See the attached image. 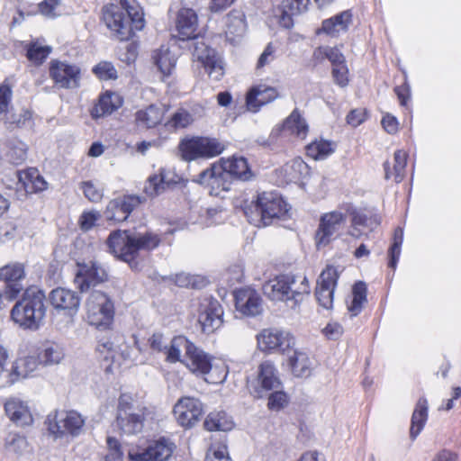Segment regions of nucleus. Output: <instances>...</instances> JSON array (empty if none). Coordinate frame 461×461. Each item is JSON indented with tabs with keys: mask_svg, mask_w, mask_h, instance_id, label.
<instances>
[{
	"mask_svg": "<svg viewBox=\"0 0 461 461\" xmlns=\"http://www.w3.org/2000/svg\"><path fill=\"white\" fill-rule=\"evenodd\" d=\"M103 20L113 37L119 41H128L135 31H141L145 26L143 12L139 5H130L127 0H121V5H108L103 8Z\"/></svg>",
	"mask_w": 461,
	"mask_h": 461,
	"instance_id": "nucleus-1",
	"label": "nucleus"
},
{
	"mask_svg": "<svg viewBox=\"0 0 461 461\" xmlns=\"http://www.w3.org/2000/svg\"><path fill=\"white\" fill-rule=\"evenodd\" d=\"M161 240L151 231L144 233L131 230H113L110 233L106 244L109 251L116 258L128 262L131 267L137 263L135 258L140 250H152L158 247Z\"/></svg>",
	"mask_w": 461,
	"mask_h": 461,
	"instance_id": "nucleus-2",
	"label": "nucleus"
},
{
	"mask_svg": "<svg viewBox=\"0 0 461 461\" xmlns=\"http://www.w3.org/2000/svg\"><path fill=\"white\" fill-rule=\"evenodd\" d=\"M46 296L37 286H31L23 294L11 311L14 321L24 329L37 330L46 315Z\"/></svg>",
	"mask_w": 461,
	"mask_h": 461,
	"instance_id": "nucleus-3",
	"label": "nucleus"
},
{
	"mask_svg": "<svg viewBox=\"0 0 461 461\" xmlns=\"http://www.w3.org/2000/svg\"><path fill=\"white\" fill-rule=\"evenodd\" d=\"M289 209L286 203L276 193L264 192L258 194L257 200L243 208L245 216L249 223L257 226H267L274 219L284 217Z\"/></svg>",
	"mask_w": 461,
	"mask_h": 461,
	"instance_id": "nucleus-4",
	"label": "nucleus"
},
{
	"mask_svg": "<svg viewBox=\"0 0 461 461\" xmlns=\"http://www.w3.org/2000/svg\"><path fill=\"white\" fill-rule=\"evenodd\" d=\"M116 426L127 435L140 433L144 426V408L135 405L133 398L126 393L118 400Z\"/></svg>",
	"mask_w": 461,
	"mask_h": 461,
	"instance_id": "nucleus-5",
	"label": "nucleus"
},
{
	"mask_svg": "<svg viewBox=\"0 0 461 461\" xmlns=\"http://www.w3.org/2000/svg\"><path fill=\"white\" fill-rule=\"evenodd\" d=\"M85 421L82 415L76 411H56L50 413L46 420L48 429L55 438L78 437L83 432Z\"/></svg>",
	"mask_w": 461,
	"mask_h": 461,
	"instance_id": "nucleus-6",
	"label": "nucleus"
},
{
	"mask_svg": "<svg viewBox=\"0 0 461 461\" xmlns=\"http://www.w3.org/2000/svg\"><path fill=\"white\" fill-rule=\"evenodd\" d=\"M248 390L254 398L260 399L270 391L282 387L278 370L270 360L263 361L258 367L255 376L248 378Z\"/></svg>",
	"mask_w": 461,
	"mask_h": 461,
	"instance_id": "nucleus-7",
	"label": "nucleus"
},
{
	"mask_svg": "<svg viewBox=\"0 0 461 461\" xmlns=\"http://www.w3.org/2000/svg\"><path fill=\"white\" fill-rule=\"evenodd\" d=\"M178 149L181 158L191 161L198 158L218 156L224 150V145L216 139L197 137L182 140Z\"/></svg>",
	"mask_w": 461,
	"mask_h": 461,
	"instance_id": "nucleus-8",
	"label": "nucleus"
},
{
	"mask_svg": "<svg viewBox=\"0 0 461 461\" xmlns=\"http://www.w3.org/2000/svg\"><path fill=\"white\" fill-rule=\"evenodd\" d=\"M25 279L24 266L21 263H13L0 268V280L5 285L0 289V297L13 301L23 290Z\"/></svg>",
	"mask_w": 461,
	"mask_h": 461,
	"instance_id": "nucleus-9",
	"label": "nucleus"
},
{
	"mask_svg": "<svg viewBox=\"0 0 461 461\" xmlns=\"http://www.w3.org/2000/svg\"><path fill=\"white\" fill-rule=\"evenodd\" d=\"M257 339L258 348L264 352L285 353L295 344V339L290 332L275 328L264 329L257 336Z\"/></svg>",
	"mask_w": 461,
	"mask_h": 461,
	"instance_id": "nucleus-10",
	"label": "nucleus"
},
{
	"mask_svg": "<svg viewBox=\"0 0 461 461\" xmlns=\"http://www.w3.org/2000/svg\"><path fill=\"white\" fill-rule=\"evenodd\" d=\"M346 223V216L337 211L324 213L320 219V224L315 233L318 249L329 245L339 236V230Z\"/></svg>",
	"mask_w": 461,
	"mask_h": 461,
	"instance_id": "nucleus-11",
	"label": "nucleus"
},
{
	"mask_svg": "<svg viewBox=\"0 0 461 461\" xmlns=\"http://www.w3.org/2000/svg\"><path fill=\"white\" fill-rule=\"evenodd\" d=\"M173 413L181 427L189 429L194 427L203 414V403L194 397H182L174 405Z\"/></svg>",
	"mask_w": 461,
	"mask_h": 461,
	"instance_id": "nucleus-12",
	"label": "nucleus"
},
{
	"mask_svg": "<svg viewBox=\"0 0 461 461\" xmlns=\"http://www.w3.org/2000/svg\"><path fill=\"white\" fill-rule=\"evenodd\" d=\"M107 280L105 269L96 261L77 264V271L75 276V284L81 293L88 291L99 284Z\"/></svg>",
	"mask_w": 461,
	"mask_h": 461,
	"instance_id": "nucleus-13",
	"label": "nucleus"
},
{
	"mask_svg": "<svg viewBox=\"0 0 461 461\" xmlns=\"http://www.w3.org/2000/svg\"><path fill=\"white\" fill-rule=\"evenodd\" d=\"M86 310L91 322L106 324L113 316V304L106 294L94 290L86 301Z\"/></svg>",
	"mask_w": 461,
	"mask_h": 461,
	"instance_id": "nucleus-14",
	"label": "nucleus"
},
{
	"mask_svg": "<svg viewBox=\"0 0 461 461\" xmlns=\"http://www.w3.org/2000/svg\"><path fill=\"white\" fill-rule=\"evenodd\" d=\"M50 77L55 85L60 88H77L79 86L80 68L59 60L50 63Z\"/></svg>",
	"mask_w": 461,
	"mask_h": 461,
	"instance_id": "nucleus-15",
	"label": "nucleus"
},
{
	"mask_svg": "<svg viewBox=\"0 0 461 461\" xmlns=\"http://www.w3.org/2000/svg\"><path fill=\"white\" fill-rule=\"evenodd\" d=\"M339 279V272L333 266H327L317 279L315 296L321 306L330 309L333 304V294Z\"/></svg>",
	"mask_w": 461,
	"mask_h": 461,
	"instance_id": "nucleus-16",
	"label": "nucleus"
},
{
	"mask_svg": "<svg viewBox=\"0 0 461 461\" xmlns=\"http://www.w3.org/2000/svg\"><path fill=\"white\" fill-rule=\"evenodd\" d=\"M49 301L56 311L73 318L78 312L81 298L76 291L57 287L49 294Z\"/></svg>",
	"mask_w": 461,
	"mask_h": 461,
	"instance_id": "nucleus-17",
	"label": "nucleus"
},
{
	"mask_svg": "<svg viewBox=\"0 0 461 461\" xmlns=\"http://www.w3.org/2000/svg\"><path fill=\"white\" fill-rule=\"evenodd\" d=\"M194 57L202 63L209 77L219 81L224 75L223 61L220 55L204 43H197L194 51Z\"/></svg>",
	"mask_w": 461,
	"mask_h": 461,
	"instance_id": "nucleus-18",
	"label": "nucleus"
},
{
	"mask_svg": "<svg viewBox=\"0 0 461 461\" xmlns=\"http://www.w3.org/2000/svg\"><path fill=\"white\" fill-rule=\"evenodd\" d=\"M197 182L211 188L210 194L218 195L221 191H227L230 187V176L222 164H213L211 167L203 170L198 175Z\"/></svg>",
	"mask_w": 461,
	"mask_h": 461,
	"instance_id": "nucleus-19",
	"label": "nucleus"
},
{
	"mask_svg": "<svg viewBox=\"0 0 461 461\" xmlns=\"http://www.w3.org/2000/svg\"><path fill=\"white\" fill-rule=\"evenodd\" d=\"M295 285L294 275H282L269 280L263 285V293L272 301L292 303V286Z\"/></svg>",
	"mask_w": 461,
	"mask_h": 461,
	"instance_id": "nucleus-20",
	"label": "nucleus"
},
{
	"mask_svg": "<svg viewBox=\"0 0 461 461\" xmlns=\"http://www.w3.org/2000/svg\"><path fill=\"white\" fill-rule=\"evenodd\" d=\"M174 451V444L165 438L152 440L140 452L131 456L136 461H167Z\"/></svg>",
	"mask_w": 461,
	"mask_h": 461,
	"instance_id": "nucleus-21",
	"label": "nucleus"
},
{
	"mask_svg": "<svg viewBox=\"0 0 461 461\" xmlns=\"http://www.w3.org/2000/svg\"><path fill=\"white\" fill-rule=\"evenodd\" d=\"M235 307L243 316L255 317L263 312L262 300L253 290L240 289L236 291Z\"/></svg>",
	"mask_w": 461,
	"mask_h": 461,
	"instance_id": "nucleus-22",
	"label": "nucleus"
},
{
	"mask_svg": "<svg viewBox=\"0 0 461 461\" xmlns=\"http://www.w3.org/2000/svg\"><path fill=\"white\" fill-rule=\"evenodd\" d=\"M184 364L193 374L205 375L212 369V357L193 343Z\"/></svg>",
	"mask_w": 461,
	"mask_h": 461,
	"instance_id": "nucleus-23",
	"label": "nucleus"
},
{
	"mask_svg": "<svg viewBox=\"0 0 461 461\" xmlns=\"http://www.w3.org/2000/svg\"><path fill=\"white\" fill-rule=\"evenodd\" d=\"M275 87L259 85L249 89L246 96V104L249 111L258 112L259 108L278 97Z\"/></svg>",
	"mask_w": 461,
	"mask_h": 461,
	"instance_id": "nucleus-24",
	"label": "nucleus"
},
{
	"mask_svg": "<svg viewBox=\"0 0 461 461\" xmlns=\"http://www.w3.org/2000/svg\"><path fill=\"white\" fill-rule=\"evenodd\" d=\"M5 411L10 420L19 427L30 426L33 418L28 405L19 399L12 398L5 402Z\"/></svg>",
	"mask_w": 461,
	"mask_h": 461,
	"instance_id": "nucleus-25",
	"label": "nucleus"
},
{
	"mask_svg": "<svg viewBox=\"0 0 461 461\" xmlns=\"http://www.w3.org/2000/svg\"><path fill=\"white\" fill-rule=\"evenodd\" d=\"M17 189H23L24 194L41 192L47 189V182L39 174L36 168H30L25 171H17Z\"/></svg>",
	"mask_w": 461,
	"mask_h": 461,
	"instance_id": "nucleus-26",
	"label": "nucleus"
},
{
	"mask_svg": "<svg viewBox=\"0 0 461 461\" xmlns=\"http://www.w3.org/2000/svg\"><path fill=\"white\" fill-rule=\"evenodd\" d=\"M176 30L180 40L194 39L197 36V15L193 9L179 10L176 17Z\"/></svg>",
	"mask_w": 461,
	"mask_h": 461,
	"instance_id": "nucleus-27",
	"label": "nucleus"
},
{
	"mask_svg": "<svg viewBox=\"0 0 461 461\" xmlns=\"http://www.w3.org/2000/svg\"><path fill=\"white\" fill-rule=\"evenodd\" d=\"M222 310L217 301L211 302L206 309L199 314V322L204 332L210 333L218 329L221 323Z\"/></svg>",
	"mask_w": 461,
	"mask_h": 461,
	"instance_id": "nucleus-28",
	"label": "nucleus"
},
{
	"mask_svg": "<svg viewBox=\"0 0 461 461\" xmlns=\"http://www.w3.org/2000/svg\"><path fill=\"white\" fill-rule=\"evenodd\" d=\"M245 15L239 11H231L226 18V38L235 44L246 32Z\"/></svg>",
	"mask_w": 461,
	"mask_h": 461,
	"instance_id": "nucleus-29",
	"label": "nucleus"
},
{
	"mask_svg": "<svg viewBox=\"0 0 461 461\" xmlns=\"http://www.w3.org/2000/svg\"><path fill=\"white\" fill-rule=\"evenodd\" d=\"M221 164L226 172L231 177L241 180H249L251 177V171L249 167L247 159L243 157L233 156L229 159H221Z\"/></svg>",
	"mask_w": 461,
	"mask_h": 461,
	"instance_id": "nucleus-30",
	"label": "nucleus"
},
{
	"mask_svg": "<svg viewBox=\"0 0 461 461\" xmlns=\"http://www.w3.org/2000/svg\"><path fill=\"white\" fill-rule=\"evenodd\" d=\"M40 364L35 357H27L15 361L9 375V383L13 384L19 378H26L34 372Z\"/></svg>",
	"mask_w": 461,
	"mask_h": 461,
	"instance_id": "nucleus-31",
	"label": "nucleus"
},
{
	"mask_svg": "<svg viewBox=\"0 0 461 461\" xmlns=\"http://www.w3.org/2000/svg\"><path fill=\"white\" fill-rule=\"evenodd\" d=\"M289 365L293 374L297 377H308L313 369V363L309 356L300 350H294L289 357Z\"/></svg>",
	"mask_w": 461,
	"mask_h": 461,
	"instance_id": "nucleus-32",
	"label": "nucleus"
},
{
	"mask_svg": "<svg viewBox=\"0 0 461 461\" xmlns=\"http://www.w3.org/2000/svg\"><path fill=\"white\" fill-rule=\"evenodd\" d=\"M310 0H281L279 8L281 10V20L285 27L292 25V17L307 9Z\"/></svg>",
	"mask_w": 461,
	"mask_h": 461,
	"instance_id": "nucleus-33",
	"label": "nucleus"
},
{
	"mask_svg": "<svg viewBox=\"0 0 461 461\" xmlns=\"http://www.w3.org/2000/svg\"><path fill=\"white\" fill-rule=\"evenodd\" d=\"M192 344L193 342L184 336L174 337L170 341L169 347L167 346V349L165 350L167 361L170 363L181 362L184 364L185 359L181 358V353L185 350V357Z\"/></svg>",
	"mask_w": 461,
	"mask_h": 461,
	"instance_id": "nucleus-34",
	"label": "nucleus"
},
{
	"mask_svg": "<svg viewBox=\"0 0 461 461\" xmlns=\"http://www.w3.org/2000/svg\"><path fill=\"white\" fill-rule=\"evenodd\" d=\"M408 155L405 151L399 149L393 155V171L390 168V163L384 162V177L389 179L391 176L394 177L395 182L400 183L405 176V167L407 165Z\"/></svg>",
	"mask_w": 461,
	"mask_h": 461,
	"instance_id": "nucleus-35",
	"label": "nucleus"
},
{
	"mask_svg": "<svg viewBox=\"0 0 461 461\" xmlns=\"http://www.w3.org/2000/svg\"><path fill=\"white\" fill-rule=\"evenodd\" d=\"M164 113V108L151 104L146 109L136 113V122L140 126L147 129L152 128L162 121Z\"/></svg>",
	"mask_w": 461,
	"mask_h": 461,
	"instance_id": "nucleus-36",
	"label": "nucleus"
},
{
	"mask_svg": "<svg viewBox=\"0 0 461 461\" xmlns=\"http://www.w3.org/2000/svg\"><path fill=\"white\" fill-rule=\"evenodd\" d=\"M352 14L350 11H343L340 14L326 19L322 22L321 30L331 36H336L341 31H347L351 22Z\"/></svg>",
	"mask_w": 461,
	"mask_h": 461,
	"instance_id": "nucleus-37",
	"label": "nucleus"
},
{
	"mask_svg": "<svg viewBox=\"0 0 461 461\" xmlns=\"http://www.w3.org/2000/svg\"><path fill=\"white\" fill-rule=\"evenodd\" d=\"M203 426L209 431H230L233 429L234 423L230 417L224 411L211 412L205 419Z\"/></svg>",
	"mask_w": 461,
	"mask_h": 461,
	"instance_id": "nucleus-38",
	"label": "nucleus"
},
{
	"mask_svg": "<svg viewBox=\"0 0 461 461\" xmlns=\"http://www.w3.org/2000/svg\"><path fill=\"white\" fill-rule=\"evenodd\" d=\"M428 418V402L425 398L419 399L411 417L410 436L412 439L420 434Z\"/></svg>",
	"mask_w": 461,
	"mask_h": 461,
	"instance_id": "nucleus-39",
	"label": "nucleus"
},
{
	"mask_svg": "<svg viewBox=\"0 0 461 461\" xmlns=\"http://www.w3.org/2000/svg\"><path fill=\"white\" fill-rule=\"evenodd\" d=\"M154 63L158 70L164 77H168L172 74L175 68L176 58L171 53L168 48H160L156 50L153 55Z\"/></svg>",
	"mask_w": 461,
	"mask_h": 461,
	"instance_id": "nucleus-40",
	"label": "nucleus"
},
{
	"mask_svg": "<svg viewBox=\"0 0 461 461\" xmlns=\"http://www.w3.org/2000/svg\"><path fill=\"white\" fill-rule=\"evenodd\" d=\"M6 149L4 153L5 158L14 165H20L27 158V145L18 140H9L6 144Z\"/></svg>",
	"mask_w": 461,
	"mask_h": 461,
	"instance_id": "nucleus-41",
	"label": "nucleus"
},
{
	"mask_svg": "<svg viewBox=\"0 0 461 461\" xmlns=\"http://www.w3.org/2000/svg\"><path fill=\"white\" fill-rule=\"evenodd\" d=\"M283 128L285 131H288L291 134H294L301 139H304L308 131V125L301 117L297 109L294 110L285 121Z\"/></svg>",
	"mask_w": 461,
	"mask_h": 461,
	"instance_id": "nucleus-42",
	"label": "nucleus"
},
{
	"mask_svg": "<svg viewBox=\"0 0 461 461\" xmlns=\"http://www.w3.org/2000/svg\"><path fill=\"white\" fill-rule=\"evenodd\" d=\"M307 170V165L300 158L294 159L285 164L279 172L284 176V183L295 182L299 180L302 174Z\"/></svg>",
	"mask_w": 461,
	"mask_h": 461,
	"instance_id": "nucleus-43",
	"label": "nucleus"
},
{
	"mask_svg": "<svg viewBox=\"0 0 461 461\" xmlns=\"http://www.w3.org/2000/svg\"><path fill=\"white\" fill-rule=\"evenodd\" d=\"M353 298L348 306L350 316H357L362 310L363 304L366 302V285L364 282L356 283L352 289Z\"/></svg>",
	"mask_w": 461,
	"mask_h": 461,
	"instance_id": "nucleus-44",
	"label": "nucleus"
},
{
	"mask_svg": "<svg viewBox=\"0 0 461 461\" xmlns=\"http://www.w3.org/2000/svg\"><path fill=\"white\" fill-rule=\"evenodd\" d=\"M193 122L192 114L184 108L177 109L165 123V127L170 131H176L190 125Z\"/></svg>",
	"mask_w": 461,
	"mask_h": 461,
	"instance_id": "nucleus-45",
	"label": "nucleus"
},
{
	"mask_svg": "<svg viewBox=\"0 0 461 461\" xmlns=\"http://www.w3.org/2000/svg\"><path fill=\"white\" fill-rule=\"evenodd\" d=\"M2 120L8 128L18 127L21 128L26 124L32 118V113L27 110H23L20 113L14 112L13 109H7L3 113Z\"/></svg>",
	"mask_w": 461,
	"mask_h": 461,
	"instance_id": "nucleus-46",
	"label": "nucleus"
},
{
	"mask_svg": "<svg viewBox=\"0 0 461 461\" xmlns=\"http://www.w3.org/2000/svg\"><path fill=\"white\" fill-rule=\"evenodd\" d=\"M64 354L60 347L51 343L44 346V348L39 354L41 363L44 365H56L63 358Z\"/></svg>",
	"mask_w": 461,
	"mask_h": 461,
	"instance_id": "nucleus-47",
	"label": "nucleus"
},
{
	"mask_svg": "<svg viewBox=\"0 0 461 461\" xmlns=\"http://www.w3.org/2000/svg\"><path fill=\"white\" fill-rule=\"evenodd\" d=\"M333 151V144L327 140L314 141L307 146L308 155L316 160L326 158Z\"/></svg>",
	"mask_w": 461,
	"mask_h": 461,
	"instance_id": "nucleus-48",
	"label": "nucleus"
},
{
	"mask_svg": "<svg viewBox=\"0 0 461 461\" xmlns=\"http://www.w3.org/2000/svg\"><path fill=\"white\" fill-rule=\"evenodd\" d=\"M121 202H116V203H113V206H121L122 210L123 215L121 216V219H126L134 211L140 203L145 202V197L129 194L119 197Z\"/></svg>",
	"mask_w": 461,
	"mask_h": 461,
	"instance_id": "nucleus-49",
	"label": "nucleus"
},
{
	"mask_svg": "<svg viewBox=\"0 0 461 461\" xmlns=\"http://www.w3.org/2000/svg\"><path fill=\"white\" fill-rule=\"evenodd\" d=\"M113 95L110 94L103 95L100 96L98 103L91 111L92 117L99 118L105 114H110L114 110H116L118 106L113 104Z\"/></svg>",
	"mask_w": 461,
	"mask_h": 461,
	"instance_id": "nucleus-50",
	"label": "nucleus"
},
{
	"mask_svg": "<svg viewBox=\"0 0 461 461\" xmlns=\"http://www.w3.org/2000/svg\"><path fill=\"white\" fill-rule=\"evenodd\" d=\"M403 240V230L402 228L398 227L395 229L393 233V242L389 249V263L388 267L394 269L396 267L400 254H401V246Z\"/></svg>",
	"mask_w": 461,
	"mask_h": 461,
	"instance_id": "nucleus-51",
	"label": "nucleus"
},
{
	"mask_svg": "<svg viewBox=\"0 0 461 461\" xmlns=\"http://www.w3.org/2000/svg\"><path fill=\"white\" fill-rule=\"evenodd\" d=\"M51 52L50 46H41L37 42L31 43L27 49V58L35 64H41Z\"/></svg>",
	"mask_w": 461,
	"mask_h": 461,
	"instance_id": "nucleus-52",
	"label": "nucleus"
},
{
	"mask_svg": "<svg viewBox=\"0 0 461 461\" xmlns=\"http://www.w3.org/2000/svg\"><path fill=\"white\" fill-rule=\"evenodd\" d=\"M93 72L101 80L117 78V70L111 62L104 61L98 63L94 67Z\"/></svg>",
	"mask_w": 461,
	"mask_h": 461,
	"instance_id": "nucleus-53",
	"label": "nucleus"
},
{
	"mask_svg": "<svg viewBox=\"0 0 461 461\" xmlns=\"http://www.w3.org/2000/svg\"><path fill=\"white\" fill-rule=\"evenodd\" d=\"M274 392L268 395L267 407L271 411H278L288 403V397L281 388L273 390Z\"/></svg>",
	"mask_w": 461,
	"mask_h": 461,
	"instance_id": "nucleus-54",
	"label": "nucleus"
},
{
	"mask_svg": "<svg viewBox=\"0 0 461 461\" xmlns=\"http://www.w3.org/2000/svg\"><path fill=\"white\" fill-rule=\"evenodd\" d=\"M164 176L162 174L154 175L149 177L144 191L149 196H156L164 189Z\"/></svg>",
	"mask_w": 461,
	"mask_h": 461,
	"instance_id": "nucleus-55",
	"label": "nucleus"
},
{
	"mask_svg": "<svg viewBox=\"0 0 461 461\" xmlns=\"http://www.w3.org/2000/svg\"><path fill=\"white\" fill-rule=\"evenodd\" d=\"M6 448L15 454H22L27 448V440L23 436L10 434L5 441Z\"/></svg>",
	"mask_w": 461,
	"mask_h": 461,
	"instance_id": "nucleus-56",
	"label": "nucleus"
},
{
	"mask_svg": "<svg viewBox=\"0 0 461 461\" xmlns=\"http://www.w3.org/2000/svg\"><path fill=\"white\" fill-rule=\"evenodd\" d=\"M40 13L48 18H56L61 14L59 0H44L39 5Z\"/></svg>",
	"mask_w": 461,
	"mask_h": 461,
	"instance_id": "nucleus-57",
	"label": "nucleus"
},
{
	"mask_svg": "<svg viewBox=\"0 0 461 461\" xmlns=\"http://www.w3.org/2000/svg\"><path fill=\"white\" fill-rule=\"evenodd\" d=\"M109 453L105 456L104 461H122V451L120 442L113 437L107 438Z\"/></svg>",
	"mask_w": 461,
	"mask_h": 461,
	"instance_id": "nucleus-58",
	"label": "nucleus"
},
{
	"mask_svg": "<svg viewBox=\"0 0 461 461\" xmlns=\"http://www.w3.org/2000/svg\"><path fill=\"white\" fill-rule=\"evenodd\" d=\"M309 293L310 287L308 280L306 277H303L299 288H294V286H292V304L290 305V307H296L303 301V296L305 294H309Z\"/></svg>",
	"mask_w": 461,
	"mask_h": 461,
	"instance_id": "nucleus-59",
	"label": "nucleus"
},
{
	"mask_svg": "<svg viewBox=\"0 0 461 461\" xmlns=\"http://www.w3.org/2000/svg\"><path fill=\"white\" fill-rule=\"evenodd\" d=\"M334 82L340 87H345L348 84V68L347 64L332 67L331 70Z\"/></svg>",
	"mask_w": 461,
	"mask_h": 461,
	"instance_id": "nucleus-60",
	"label": "nucleus"
},
{
	"mask_svg": "<svg viewBox=\"0 0 461 461\" xmlns=\"http://www.w3.org/2000/svg\"><path fill=\"white\" fill-rule=\"evenodd\" d=\"M100 218L101 214L96 211L84 212L79 219L81 230L85 231L91 230Z\"/></svg>",
	"mask_w": 461,
	"mask_h": 461,
	"instance_id": "nucleus-61",
	"label": "nucleus"
},
{
	"mask_svg": "<svg viewBox=\"0 0 461 461\" xmlns=\"http://www.w3.org/2000/svg\"><path fill=\"white\" fill-rule=\"evenodd\" d=\"M116 202H121L120 198L117 197L115 199L111 200L107 206L106 210L104 212L105 217L108 221H124L126 219H121V216L123 215L122 210L121 209V206H113V203H116Z\"/></svg>",
	"mask_w": 461,
	"mask_h": 461,
	"instance_id": "nucleus-62",
	"label": "nucleus"
},
{
	"mask_svg": "<svg viewBox=\"0 0 461 461\" xmlns=\"http://www.w3.org/2000/svg\"><path fill=\"white\" fill-rule=\"evenodd\" d=\"M204 461H230L227 447L221 446L217 449L211 447L205 456Z\"/></svg>",
	"mask_w": 461,
	"mask_h": 461,
	"instance_id": "nucleus-63",
	"label": "nucleus"
},
{
	"mask_svg": "<svg viewBox=\"0 0 461 461\" xmlns=\"http://www.w3.org/2000/svg\"><path fill=\"white\" fill-rule=\"evenodd\" d=\"M82 189L85 196L93 203L101 201L103 193L97 189L91 182H83Z\"/></svg>",
	"mask_w": 461,
	"mask_h": 461,
	"instance_id": "nucleus-64",
	"label": "nucleus"
}]
</instances>
